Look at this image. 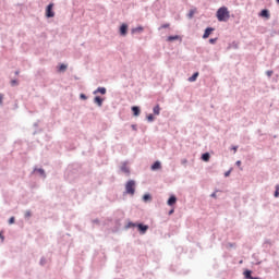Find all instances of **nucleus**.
Here are the masks:
<instances>
[{"instance_id":"1","label":"nucleus","mask_w":279,"mask_h":279,"mask_svg":"<svg viewBox=\"0 0 279 279\" xmlns=\"http://www.w3.org/2000/svg\"><path fill=\"white\" fill-rule=\"evenodd\" d=\"M216 19L219 23H228L230 21V10H228V7H220L216 12Z\"/></svg>"},{"instance_id":"2","label":"nucleus","mask_w":279,"mask_h":279,"mask_svg":"<svg viewBox=\"0 0 279 279\" xmlns=\"http://www.w3.org/2000/svg\"><path fill=\"white\" fill-rule=\"evenodd\" d=\"M130 228H136L137 232H140V234H147V230H149V226L145 225L144 222H133V221H129L125 226L126 230H130Z\"/></svg>"},{"instance_id":"3","label":"nucleus","mask_w":279,"mask_h":279,"mask_svg":"<svg viewBox=\"0 0 279 279\" xmlns=\"http://www.w3.org/2000/svg\"><path fill=\"white\" fill-rule=\"evenodd\" d=\"M124 189L125 191L123 192V195H134L136 193V181L130 179L126 181Z\"/></svg>"},{"instance_id":"4","label":"nucleus","mask_w":279,"mask_h":279,"mask_svg":"<svg viewBox=\"0 0 279 279\" xmlns=\"http://www.w3.org/2000/svg\"><path fill=\"white\" fill-rule=\"evenodd\" d=\"M82 171V165L80 163H72L68 167V175L71 178H76L77 173Z\"/></svg>"},{"instance_id":"5","label":"nucleus","mask_w":279,"mask_h":279,"mask_svg":"<svg viewBox=\"0 0 279 279\" xmlns=\"http://www.w3.org/2000/svg\"><path fill=\"white\" fill-rule=\"evenodd\" d=\"M53 2H50L47 7H46V12H45V16L46 19H53V16H56V11H53Z\"/></svg>"},{"instance_id":"6","label":"nucleus","mask_w":279,"mask_h":279,"mask_svg":"<svg viewBox=\"0 0 279 279\" xmlns=\"http://www.w3.org/2000/svg\"><path fill=\"white\" fill-rule=\"evenodd\" d=\"M130 29V26L128 25V23H122L119 27V34L120 36H128V32Z\"/></svg>"},{"instance_id":"7","label":"nucleus","mask_w":279,"mask_h":279,"mask_svg":"<svg viewBox=\"0 0 279 279\" xmlns=\"http://www.w3.org/2000/svg\"><path fill=\"white\" fill-rule=\"evenodd\" d=\"M32 173H38L41 180H47V172L45 171V168H34Z\"/></svg>"},{"instance_id":"8","label":"nucleus","mask_w":279,"mask_h":279,"mask_svg":"<svg viewBox=\"0 0 279 279\" xmlns=\"http://www.w3.org/2000/svg\"><path fill=\"white\" fill-rule=\"evenodd\" d=\"M213 32H215V27H213V26H207V27L205 28V31H204V34H203L202 38H203L204 40H206L207 38H210V35L213 34Z\"/></svg>"},{"instance_id":"9","label":"nucleus","mask_w":279,"mask_h":279,"mask_svg":"<svg viewBox=\"0 0 279 279\" xmlns=\"http://www.w3.org/2000/svg\"><path fill=\"white\" fill-rule=\"evenodd\" d=\"M162 169V162L160 160H156L150 165V171H160Z\"/></svg>"},{"instance_id":"10","label":"nucleus","mask_w":279,"mask_h":279,"mask_svg":"<svg viewBox=\"0 0 279 279\" xmlns=\"http://www.w3.org/2000/svg\"><path fill=\"white\" fill-rule=\"evenodd\" d=\"M167 204H168V206L173 208V206H175V204H178V196H175V194H171L167 201Z\"/></svg>"},{"instance_id":"11","label":"nucleus","mask_w":279,"mask_h":279,"mask_svg":"<svg viewBox=\"0 0 279 279\" xmlns=\"http://www.w3.org/2000/svg\"><path fill=\"white\" fill-rule=\"evenodd\" d=\"M258 16L262 19L269 20L271 19V13H269V9H262L260 12L258 13Z\"/></svg>"},{"instance_id":"12","label":"nucleus","mask_w":279,"mask_h":279,"mask_svg":"<svg viewBox=\"0 0 279 279\" xmlns=\"http://www.w3.org/2000/svg\"><path fill=\"white\" fill-rule=\"evenodd\" d=\"M271 245H272L271 240L266 239L264 241L262 247H263L264 252H269V250H271Z\"/></svg>"},{"instance_id":"13","label":"nucleus","mask_w":279,"mask_h":279,"mask_svg":"<svg viewBox=\"0 0 279 279\" xmlns=\"http://www.w3.org/2000/svg\"><path fill=\"white\" fill-rule=\"evenodd\" d=\"M106 93H108V89L106 87L99 86L93 92V95H106Z\"/></svg>"},{"instance_id":"14","label":"nucleus","mask_w":279,"mask_h":279,"mask_svg":"<svg viewBox=\"0 0 279 279\" xmlns=\"http://www.w3.org/2000/svg\"><path fill=\"white\" fill-rule=\"evenodd\" d=\"M105 98L101 96H95L94 97V104L98 106V108H101L104 106Z\"/></svg>"},{"instance_id":"15","label":"nucleus","mask_w":279,"mask_h":279,"mask_svg":"<svg viewBox=\"0 0 279 279\" xmlns=\"http://www.w3.org/2000/svg\"><path fill=\"white\" fill-rule=\"evenodd\" d=\"M143 32H145V27H143L142 25H138L131 29V34H143Z\"/></svg>"},{"instance_id":"16","label":"nucleus","mask_w":279,"mask_h":279,"mask_svg":"<svg viewBox=\"0 0 279 279\" xmlns=\"http://www.w3.org/2000/svg\"><path fill=\"white\" fill-rule=\"evenodd\" d=\"M131 111L133 117H141V107L140 106H132Z\"/></svg>"},{"instance_id":"17","label":"nucleus","mask_w":279,"mask_h":279,"mask_svg":"<svg viewBox=\"0 0 279 279\" xmlns=\"http://www.w3.org/2000/svg\"><path fill=\"white\" fill-rule=\"evenodd\" d=\"M174 40H182L180 35H170L167 37V43H174Z\"/></svg>"},{"instance_id":"18","label":"nucleus","mask_w":279,"mask_h":279,"mask_svg":"<svg viewBox=\"0 0 279 279\" xmlns=\"http://www.w3.org/2000/svg\"><path fill=\"white\" fill-rule=\"evenodd\" d=\"M252 274H254L253 270H251V269H245V270L243 271L244 279H252V278H254V276H252Z\"/></svg>"},{"instance_id":"19","label":"nucleus","mask_w":279,"mask_h":279,"mask_svg":"<svg viewBox=\"0 0 279 279\" xmlns=\"http://www.w3.org/2000/svg\"><path fill=\"white\" fill-rule=\"evenodd\" d=\"M66 69H69V65H66L65 63H60L57 68L58 73H64V71H66Z\"/></svg>"},{"instance_id":"20","label":"nucleus","mask_w":279,"mask_h":279,"mask_svg":"<svg viewBox=\"0 0 279 279\" xmlns=\"http://www.w3.org/2000/svg\"><path fill=\"white\" fill-rule=\"evenodd\" d=\"M122 173H126V175H130V169L128 168V161H124L121 166Z\"/></svg>"},{"instance_id":"21","label":"nucleus","mask_w":279,"mask_h":279,"mask_svg":"<svg viewBox=\"0 0 279 279\" xmlns=\"http://www.w3.org/2000/svg\"><path fill=\"white\" fill-rule=\"evenodd\" d=\"M201 160H203V162H208L210 160V153H203L201 156Z\"/></svg>"},{"instance_id":"22","label":"nucleus","mask_w":279,"mask_h":279,"mask_svg":"<svg viewBox=\"0 0 279 279\" xmlns=\"http://www.w3.org/2000/svg\"><path fill=\"white\" fill-rule=\"evenodd\" d=\"M197 77H199V73L196 71L187 78V82H197Z\"/></svg>"},{"instance_id":"23","label":"nucleus","mask_w":279,"mask_h":279,"mask_svg":"<svg viewBox=\"0 0 279 279\" xmlns=\"http://www.w3.org/2000/svg\"><path fill=\"white\" fill-rule=\"evenodd\" d=\"M160 105L159 104H157L154 108H153V114L155 116V117H160Z\"/></svg>"},{"instance_id":"24","label":"nucleus","mask_w":279,"mask_h":279,"mask_svg":"<svg viewBox=\"0 0 279 279\" xmlns=\"http://www.w3.org/2000/svg\"><path fill=\"white\" fill-rule=\"evenodd\" d=\"M146 121L148 123H154V121H156V116L154 113L146 114Z\"/></svg>"},{"instance_id":"25","label":"nucleus","mask_w":279,"mask_h":279,"mask_svg":"<svg viewBox=\"0 0 279 279\" xmlns=\"http://www.w3.org/2000/svg\"><path fill=\"white\" fill-rule=\"evenodd\" d=\"M142 199H143V202H144L145 204H148V202H151L153 197H151V195H150L149 193H145V194L143 195Z\"/></svg>"},{"instance_id":"26","label":"nucleus","mask_w":279,"mask_h":279,"mask_svg":"<svg viewBox=\"0 0 279 279\" xmlns=\"http://www.w3.org/2000/svg\"><path fill=\"white\" fill-rule=\"evenodd\" d=\"M120 218H116L114 219V223L116 226H121V220L123 219L124 215H123V211H118Z\"/></svg>"},{"instance_id":"27","label":"nucleus","mask_w":279,"mask_h":279,"mask_svg":"<svg viewBox=\"0 0 279 279\" xmlns=\"http://www.w3.org/2000/svg\"><path fill=\"white\" fill-rule=\"evenodd\" d=\"M196 9H191L187 13V19H193L195 16Z\"/></svg>"},{"instance_id":"28","label":"nucleus","mask_w":279,"mask_h":279,"mask_svg":"<svg viewBox=\"0 0 279 279\" xmlns=\"http://www.w3.org/2000/svg\"><path fill=\"white\" fill-rule=\"evenodd\" d=\"M274 197H276V198L279 197V184H276V186H275Z\"/></svg>"},{"instance_id":"29","label":"nucleus","mask_w":279,"mask_h":279,"mask_svg":"<svg viewBox=\"0 0 279 279\" xmlns=\"http://www.w3.org/2000/svg\"><path fill=\"white\" fill-rule=\"evenodd\" d=\"M15 221H16V218L14 216H12L9 218L8 223H9V226H12L15 223Z\"/></svg>"},{"instance_id":"30","label":"nucleus","mask_w":279,"mask_h":279,"mask_svg":"<svg viewBox=\"0 0 279 279\" xmlns=\"http://www.w3.org/2000/svg\"><path fill=\"white\" fill-rule=\"evenodd\" d=\"M39 265H41V267H45V265H47V258L41 257L39 260Z\"/></svg>"},{"instance_id":"31","label":"nucleus","mask_w":279,"mask_h":279,"mask_svg":"<svg viewBox=\"0 0 279 279\" xmlns=\"http://www.w3.org/2000/svg\"><path fill=\"white\" fill-rule=\"evenodd\" d=\"M80 99L82 101H86V99H88V96H86V94L82 93V94H80Z\"/></svg>"},{"instance_id":"32","label":"nucleus","mask_w":279,"mask_h":279,"mask_svg":"<svg viewBox=\"0 0 279 279\" xmlns=\"http://www.w3.org/2000/svg\"><path fill=\"white\" fill-rule=\"evenodd\" d=\"M11 86H19V80L16 78L11 80Z\"/></svg>"},{"instance_id":"33","label":"nucleus","mask_w":279,"mask_h":279,"mask_svg":"<svg viewBox=\"0 0 279 279\" xmlns=\"http://www.w3.org/2000/svg\"><path fill=\"white\" fill-rule=\"evenodd\" d=\"M217 40H218L217 37L210 38V39H209V45H216V44H217Z\"/></svg>"},{"instance_id":"34","label":"nucleus","mask_w":279,"mask_h":279,"mask_svg":"<svg viewBox=\"0 0 279 279\" xmlns=\"http://www.w3.org/2000/svg\"><path fill=\"white\" fill-rule=\"evenodd\" d=\"M170 24L169 23H166V24H162L159 29H167L169 28Z\"/></svg>"},{"instance_id":"35","label":"nucleus","mask_w":279,"mask_h":279,"mask_svg":"<svg viewBox=\"0 0 279 279\" xmlns=\"http://www.w3.org/2000/svg\"><path fill=\"white\" fill-rule=\"evenodd\" d=\"M267 77H271L274 75V70L266 71Z\"/></svg>"},{"instance_id":"36","label":"nucleus","mask_w":279,"mask_h":279,"mask_svg":"<svg viewBox=\"0 0 279 279\" xmlns=\"http://www.w3.org/2000/svg\"><path fill=\"white\" fill-rule=\"evenodd\" d=\"M230 173H232V168L225 172V178H230Z\"/></svg>"},{"instance_id":"37","label":"nucleus","mask_w":279,"mask_h":279,"mask_svg":"<svg viewBox=\"0 0 279 279\" xmlns=\"http://www.w3.org/2000/svg\"><path fill=\"white\" fill-rule=\"evenodd\" d=\"M217 193H219V190H216L214 193L210 194V197L214 199H217Z\"/></svg>"},{"instance_id":"38","label":"nucleus","mask_w":279,"mask_h":279,"mask_svg":"<svg viewBox=\"0 0 279 279\" xmlns=\"http://www.w3.org/2000/svg\"><path fill=\"white\" fill-rule=\"evenodd\" d=\"M277 34L279 35V31L272 29V31L270 32V36H271V37L276 36Z\"/></svg>"},{"instance_id":"39","label":"nucleus","mask_w":279,"mask_h":279,"mask_svg":"<svg viewBox=\"0 0 279 279\" xmlns=\"http://www.w3.org/2000/svg\"><path fill=\"white\" fill-rule=\"evenodd\" d=\"M131 128H132L133 132H137L138 131V125H136V124H132Z\"/></svg>"},{"instance_id":"40","label":"nucleus","mask_w":279,"mask_h":279,"mask_svg":"<svg viewBox=\"0 0 279 279\" xmlns=\"http://www.w3.org/2000/svg\"><path fill=\"white\" fill-rule=\"evenodd\" d=\"M0 239H1L2 243H3V241H5V235H3V231H0Z\"/></svg>"},{"instance_id":"41","label":"nucleus","mask_w":279,"mask_h":279,"mask_svg":"<svg viewBox=\"0 0 279 279\" xmlns=\"http://www.w3.org/2000/svg\"><path fill=\"white\" fill-rule=\"evenodd\" d=\"M232 47H233V49H239V44H236V41H233Z\"/></svg>"},{"instance_id":"42","label":"nucleus","mask_w":279,"mask_h":279,"mask_svg":"<svg viewBox=\"0 0 279 279\" xmlns=\"http://www.w3.org/2000/svg\"><path fill=\"white\" fill-rule=\"evenodd\" d=\"M0 106H3V94H0Z\"/></svg>"},{"instance_id":"43","label":"nucleus","mask_w":279,"mask_h":279,"mask_svg":"<svg viewBox=\"0 0 279 279\" xmlns=\"http://www.w3.org/2000/svg\"><path fill=\"white\" fill-rule=\"evenodd\" d=\"M93 223L99 225V218L92 220Z\"/></svg>"},{"instance_id":"44","label":"nucleus","mask_w":279,"mask_h":279,"mask_svg":"<svg viewBox=\"0 0 279 279\" xmlns=\"http://www.w3.org/2000/svg\"><path fill=\"white\" fill-rule=\"evenodd\" d=\"M242 162L241 160L235 161V167H241Z\"/></svg>"},{"instance_id":"45","label":"nucleus","mask_w":279,"mask_h":279,"mask_svg":"<svg viewBox=\"0 0 279 279\" xmlns=\"http://www.w3.org/2000/svg\"><path fill=\"white\" fill-rule=\"evenodd\" d=\"M186 162H189L187 159H182V160H181V165H186Z\"/></svg>"},{"instance_id":"46","label":"nucleus","mask_w":279,"mask_h":279,"mask_svg":"<svg viewBox=\"0 0 279 279\" xmlns=\"http://www.w3.org/2000/svg\"><path fill=\"white\" fill-rule=\"evenodd\" d=\"M173 213H175V209L172 208L169 210L168 215H173Z\"/></svg>"},{"instance_id":"47","label":"nucleus","mask_w":279,"mask_h":279,"mask_svg":"<svg viewBox=\"0 0 279 279\" xmlns=\"http://www.w3.org/2000/svg\"><path fill=\"white\" fill-rule=\"evenodd\" d=\"M25 217H32V211H27V213L25 214Z\"/></svg>"},{"instance_id":"48","label":"nucleus","mask_w":279,"mask_h":279,"mask_svg":"<svg viewBox=\"0 0 279 279\" xmlns=\"http://www.w3.org/2000/svg\"><path fill=\"white\" fill-rule=\"evenodd\" d=\"M233 151H236V149H239V146H232Z\"/></svg>"},{"instance_id":"49","label":"nucleus","mask_w":279,"mask_h":279,"mask_svg":"<svg viewBox=\"0 0 279 279\" xmlns=\"http://www.w3.org/2000/svg\"><path fill=\"white\" fill-rule=\"evenodd\" d=\"M252 279H263V278H260V277H253Z\"/></svg>"},{"instance_id":"50","label":"nucleus","mask_w":279,"mask_h":279,"mask_svg":"<svg viewBox=\"0 0 279 279\" xmlns=\"http://www.w3.org/2000/svg\"><path fill=\"white\" fill-rule=\"evenodd\" d=\"M34 126H35V128H38V123H35Z\"/></svg>"},{"instance_id":"51","label":"nucleus","mask_w":279,"mask_h":279,"mask_svg":"<svg viewBox=\"0 0 279 279\" xmlns=\"http://www.w3.org/2000/svg\"><path fill=\"white\" fill-rule=\"evenodd\" d=\"M19 73H20L19 71H15V75H19Z\"/></svg>"},{"instance_id":"52","label":"nucleus","mask_w":279,"mask_h":279,"mask_svg":"<svg viewBox=\"0 0 279 279\" xmlns=\"http://www.w3.org/2000/svg\"><path fill=\"white\" fill-rule=\"evenodd\" d=\"M276 3L279 5V0H276Z\"/></svg>"},{"instance_id":"53","label":"nucleus","mask_w":279,"mask_h":279,"mask_svg":"<svg viewBox=\"0 0 279 279\" xmlns=\"http://www.w3.org/2000/svg\"><path fill=\"white\" fill-rule=\"evenodd\" d=\"M262 262H257L256 265H260Z\"/></svg>"},{"instance_id":"54","label":"nucleus","mask_w":279,"mask_h":279,"mask_svg":"<svg viewBox=\"0 0 279 279\" xmlns=\"http://www.w3.org/2000/svg\"><path fill=\"white\" fill-rule=\"evenodd\" d=\"M233 246V244H230V247H232Z\"/></svg>"}]
</instances>
